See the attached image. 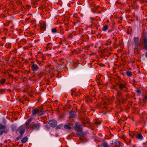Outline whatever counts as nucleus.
I'll return each instance as SVG.
<instances>
[{"mask_svg": "<svg viewBox=\"0 0 147 147\" xmlns=\"http://www.w3.org/2000/svg\"><path fill=\"white\" fill-rule=\"evenodd\" d=\"M11 44L9 43H6L5 45V46L7 48H9L11 47Z\"/></svg>", "mask_w": 147, "mask_h": 147, "instance_id": "obj_23", "label": "nucleus"}, {"mask_svg": "<svg viewBox=\"0 0 147 147\" xmlns=\"http://www.w3.org/2000/svg\"><path fill=\"white\" fill-rule=\"evenodd\" d=\"M126 74L128 76H131L132 75L131 72L129 71L127 72Z\"/></svg>", "mask_w": 147, "mask_h": 147, "instance_id": "obj_25", "label": "nucleus"}, {"mask_svg": "<svg viewBox=\"0 0 147 147\" xmlns=\"http://www.w3.org/2000/svg\"><path fill=\"white\" fill-rule=\"evenodd\" d=\"M37 74L40 77L42 76H43L44 75V73L43 72L41 71L38 72Z\"/></svg>", "mask_w": 147, "mask_h": 147, "instance_id": "obj_21", "label": "nucleus"}, {"mask_svg": "<svg viewBox=\"0 0 147 147\" xmlns=\"http://www.w3.org/2000/svg\"><path fill=\"white\" fill-rule=\"evenodd\" d=\"M76 93L75 91H73L71 93V95L73 96L75 94H76Z\"/></svg>", "mask_w": 147, "mask_h": 147, "instance_id": "obj_32", "label": "nucleus"}, {"mask_svg": "<svg viewBox=\"0 0 147 147\" xmlns=\"http://www.w3.org/2000/svg\"><path fill=\"white\" fill-rule=\"evenodd\" d=\"M143 100L145 102L147 101V96H145L143 98Z\"/></svg>", "mask_w": 147, "mask_h": 147, "instance_id": "obj_28", "label": "nucleus"}, {"mask_svg": "<svg viewBox=\"0 0 147 147\" xmlns=\"http://www.w3.org/2000/svg\"><path fill=\"white\" fill-rule=\"evenodd\" d=\"M9 77H11L13 76V75L11 74H9Z\"/></svg>", "mask_w": 147, "mask_h": 147, "instance_id": "obj_34", "label": "nucleus"}, {"mask_svg": "<svg viewBox=\"0 0 147 147\" xmlns=\"http://www.w3.org/2000/svg\"><path fill=\"white\" fill-rule=\"evenodd\" d=\"M48 48H49V47H47V49H49Z\"/></svg>", "mask_w": 147, "mask_h": 147, "instance_id": "obj_36", "label": "nucleus"}, {"mask_svg": "<svg viewBox=\"0 0 147 147\" xmlns=\"http://www.w3.org/2000/svg\"><path fill=\"white\" fill-rule=\"evenodd\" d=\"M68 37L69 38H71L72 37V35L71 33H70L68 35Z\"/></svg>", "mask_w": 147, "mask_h": 147, "instance_id": "obj_29", "label": "nucleus"}, {"mask_svg": "<svg viewBox=\"0 0 147 147\" xmlns=\"http://www.w3.org/2000/svg\"><path fill=\"white\" fill-rule=\"evenodd\" d=\"M76 113L73 111H71L69 113V114L71 117H74L75 116Z\"/></svg>", "mask_w": 147, "mask_h": 147, "instance_id": "obj_14", "label": "nucleus"}, {"mask_svg": "<svg viewBox=\"0 0 147 147\" xmlns=\"http://www.w3.org/2000/svg\"><path fill=\"white\" fill-rule=\"evenodd\" d=\"M117 38H115L114 41V44H115V45L116 44V42L117 41Z\"/></svg>", "mask_w": 147, "mask_h": 147, "instance_id": "obj_31", "label": "nucleus"}, {"mask_svg": "<svg viewBox=\"0 0 147 147\" xmlns=\"http://www.w3.org/2000/svg\"><path fill=\"white\" fill-rule=\"evenodd\" d=\"M48 48H49V47H47V49H49Z\"/></svg>", "mask_w": 147, "mask_h": 147, "instance_id": "obj_37", "label": "nucleus"}, {"mask_svg": "<svg viewBox=\"0 0 147 147\" xmlns=\"http://www.w3.org/2000/svg\"><path fill=\"white\" fill-rule=\"evenodd\" d=\"M25 127L24 125L20 127L17 130L19 131L20 134L23 135L25 131Z\"/></svg>", "mask_w": 147, "mask_h": 147, "instance_id": "obj_6", "label": "nucleus"}, {"mask_svg": "<svg viewBox=\"0 0 147 147\" xmlns=\"http://www.w3.org/2000/svg\"><path fill=\"white\" fill-rule=\"evenodd\" d=\"M136 137L138 139H142L143 136L141 134H139L137 136H136Z\"/></svg>", "mask_w": 147, "mask_h": 147, "instance_id": "obj_16", "label": "nucleus"}, {"mask_svg": "<svg viewBox=\"0 0 147 147\" xmlns=\"http://www.w3.org/2000/svg\"><path fill=\"white\" fill-rule=\"evenodd\" d=\"M6 81L5 79L3 78H2L1 80H0V84L1 85H3L5 83Z\"/></svg>", "mask_w": 147, "mask_h": 147, "instance_id": "obj_18", "label": "nucleus"}, {"mask_svg": "<svg viewBox=\"0 0 147 147\" xmlns=\"http://www.w3.org/2000/svg\"><path fill=\"white\" fill-rule=\"evenodd\" d=\"M40 126V123H35L33 122L30 125V128L36 130H38L39 129Z\"/></svg>", "mask_w": 147, "mask_h": 147, "instance_id": "obj_2", "label": "nucleus"}, {"mask_svg": "<svg viewBox=\"0 0 147 147\" xmlns=\"http://www.w3.org/2000/svg\"><path fill=\"white\" fill-rule=\"evenodd\" d=\"M119 88L120 91H123V88H126V86L125 84L120 83L119 84Z\"/></svg>", "mask_w": 147, "mask_h": 147, "instance_id": "obj_11", "label": "nucleus"}, {"mask_svg": "<svg viewBox=\"0 0 147 147\" xmlns=\"http://www.w3.org/2000/svg\"><path fill=\"white\" fill-rule=\"evenodd\" d=\"M96 124L97 125H99L100 123H99V122H98V121H97L96 122Z\"/></svg>", "mask_w": 147, "mask_h": 147, "instance_id": "obj_33", "label": "nucleus"}, {"mask_svg": "<svg viewBox=\"0 0 147 147\" xmlns=\"http://www.w3.org/2000/svg\"><path fill=\"white\" fill-rule=\"evenodd\" d=\"M145 57L146 58H147V52L146 53L145 55Z\"/></svg>", "mask_w": 147, "mask_h": 147, "instance_id": "obj_35", "label": "nucleus"}, {"mask_svg": "<svg viewBox=\"0 0 147 147\" xmlns=\"http://www.w3.org/2000/svg\"><path fill=\"white\" fill-rule=\"evenodd\" d=\"M114 143L116 144L113 147H120V142H119L118 141H116V142H114Z\"/></svg>", "mask_w": 147, "mask_h": 147, "instance_id": "obj_15", "label": "nucleus"}, {"mask_svg": "<svg viewBox=\"0 0 147 147\" xmlns=\"http://www.w3.org/2000/svg\"><path fill=\"white\" fill-rule=\"evenodd\" d=\"M48 124L50 126L52 127H55L57 125V122L55 120L52 119L49 121Z\"/></svg>", "mask_w": 147, "mask_h": 147, "instance_id": "obj_5", "label": "nucleus"}, {"mask_svg": "<svg viewBox=\"0 0 147 147\" xmlns=\"http://www.w3.org/2000/svg\"><path fill=\"white\" fill-rule=\"evenodd\" d=\"M28 140L27 137L26 136L23 138L21 140L22 143H24L26 142Z\"/></svg>", "mask_w": 147, "mask_h": 147, "instance_id": "obj_13", "label": "nucleus"}, {"mask_svg": "<svg viewBox=\"0 0 147 147\" xmlns=\"http://www.w3.org/2000/svg\"><path fill=\"white\" fill-rule=\"evenodd\" d=\"M144 48L145 50H147V38L146 36H144Z\"/></svg>", "mask_w": 147, "mask_h": 147, "instance_id": "obj_10", "label": "nucleus"}, {"mask_svg": "<svg viewBox=\"0 0 147 147\" xmlns=\"http://www.w3.org/2000/svg\"><path fill=\"white\" fill-rule=\"evenodd\" d=\"M40 26L41 30L44 31L45 30L46 26L45 23L44 22H43L40 23Z\"/></svg>", "mask_w": 147, "mask_h": 147, "instance_id": "obj_8", "label": "nucleus"}, {"mask_svg": "<svg viewBox=\"0 0 147 147\" xmlns=\"http://www.w3.org/2000/svg\"><path fill=\"white\" fill-rule=\"evenodd\" d=\"M32 70L33 71H36L39 69V67L36 64H33L32 67Z\"/></svg>", "mask_w": 147, "mask_h": 147, "instance_id": "obj_9", "label": "nucleus"}, {"mask_svg": "<svg viewBox=\"0 0 147 147\" xmlns=\"http://www.w3.org/2000/svg\"><path fill=\"white\" fill-rule=\"evenodd\" d=\"M136 92L138 94H140L141 93V90L139 89L137 90Z\"/></svg>", "mask_w": 147, "mask_h": 147, "instance_id": "obj_30", "label": "nucleus"}, {"mask_svg": "<svg viewBox=\"0 0 147 147\" xmlns=\"http://www.w3.org/2000/svg\"><path fill=\"white\" fill-rule=\"evenodd\" d=\"M101 147H109L107 144L105 143H104L101 145Z\"/></svg>", "mask_w": 147, "mask_h": 147, "instance_id": "obj_22", "label": "nucleus"}, {"mask_svg": "<svg viewBox=\"0 0 147 147\" xmlns=\"http://www.w3.org/2000/svg\"><path fill=\"white\" fill-rule=\"evenodd\" d=\"M40 112V110L38 109H34L32 112V115H34Z\"/></svg>", "mask_w": 147, "mask_h": 147, "instance_id": "obj_12", "label": "nucleus"}, {"mask_svg": "<svg viewBox=\"0 0 147 147\" xmlns=\"http://www.w3.org/2000/svg\"><path fill=\"white\" fill-rule=\"evenodd\" d=\"M74 129L78 132L77 134L78 135L83 136V132L82 130V128L80 125L76 124L75 126L74 127Z\"/></svg>", "mask_w": 147, "mask_h": 147, "instance_id": "obj_1", "label": "nucleus"}, {"mask_svg": "<svg viewBox=\"0 0 147 147\" xmlns=\"http://www.w3.org/2000/svg\"><path fill=\"white\" fill-rule=\"evenodd\" d=\"M51 31H52V32L53 33H56L57 32V30H56V28H54L52 29Z\"/></svg>", "mask_w": 147, "mask_h": 147, "instance_id": "obj_24", "label": "nucleus"}, {"mask_svg": "<svg viewBox=\"0 0 147 147\" xmlns=\"http://www.w3.org/2000/svg\"><path fill=\"white\" fill-rule=\"evenodd\" d=\"M108 26L107 25L104 26L102 28V30L105 31L108 29Z\"/></svg>", "mask_w": 147, "mask_h": 147, "instance_id": "obj_20", "label": "nucleus"}, {"mask_svg": "<svg viewBox=\"0 0 147 147\" xmlns=\"http://www.w3.org/2000/svg\"><path fill=\"white\" fill-rule=\"evenodd\" d=\"M64 128L70 130L71 129V127H70L69 125H65L64 126Z\"/></svg>", "mask_w": 147, "mask_h": 147, "instance_id": "obj_19", "label": "nucleus"}, {"mask_svg": "<svg viewBox=\"0 0 147 147\" xmlns=\"http://www.w3.org/2000/svg\"><path fill=\"white\" fill-rule=\"evenodd\" d=\"M121 91H118L117 94V98L119 99L121 97V96L122 94V93L121 92Z\"/></svg>", "mask_w": 147, "mask_h": 147, "instance_id": "obj_17", "label": "nucleus"}, {"mask_svg": "<svg viewBox=\"0 0 147 147\" xmlns=\"http://www.w3.org/2000/svg\"><path fill=\"white\" fill-rule=\"evenodd\" d=\"M80 139L81 140H82V139L81 138H80Z\"/></svg>", "mask_w": 147, "mask_h": 147, "instance_id": "obj_38", "label": "nucleus"}, {"mask_svg": "<svg viewBox=\"0 0 147 147\" xmlns=\"http://www.w3.org/2000/svg\"><path fill=\"white\" fill-rule=\"evenodd\" d=\"M33 118H31L28 119L26 122L25 124H26V127L27 128H30V125H29L30 122L32 121Z\"/></svg>", "mask_w": 147, "mask_h": 147, "instance_id": "obj_7", "label": "nucleus"}, {"mask_svg": "<svg viewBox=\"0 0 147 147\" xmlns=\"http://www.w3.org/2000/svg\"><path fill=\"white\" fill-rule=\"evenodd\" d=\"M62 126V125L61 124H60L59 125H57L56 127L57 129H60L61 128Z\"/></svg>", "mask_w": 147, "mask_h": 147, "instance_id": "obj_26", "label": "nucleus"}, {"mask_svg": "<svg viewBox=\"0 0 147 147\" xmlns=\"http://www.w3.org/2000/svg\"><path fill=\"white\" fill-rule=\"evenodd\" d=\"M23 135L20 134V136H18L17 138V140H19L20 139L22 138V137L23 136Z\"/></svg>", "mask_w": 147, "mask_h": 147, "instance_id": "obj_27", "label": "nucleus"}, {"mask_svg": "<svg viewBox=\"0 0 147 147\" xmlns=\"http://www.w3.org/2000/svg\"><path fill=\"white\" fill-rule=\"evenodd\" d=\"M135 47L134 50L135 51L137 52L138 49V46L139 45V38L138 37H134V38Z\"/></svg>", "mask_w": 147, "mask_h": 147, "instance_id": "obj_3", "label": "nucleus"}, {"mask_svg": "<svg viewBox=\"0 0 147 147\" xmlns=\"http://www.w3.org/2000/svg\"><path fill=\"white\" fill-rule=\"evenodd\" d=\"M6 127V125H3L2 124L0 123V130H2L0 131V136L2 135L3 133H7V131L5 130Z\"/></svg>", "mask_w": 147, "mask_h": 147, "instance_id": "obj_4", "label": "nucleus"}]
</instances>
